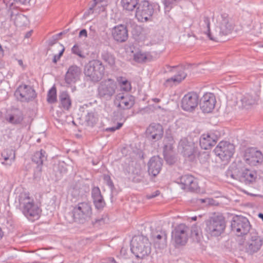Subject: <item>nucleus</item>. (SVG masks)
I'll return each mask as SVG.
<instances>
[{
    "label": "nucleus",
    "instance_id": "nucleus-1",
    "mask_svg": "<svg viewBox=\"0 0 263 263\" xmlns=\"http://www.w3.org/2000/svg\"><path fill=\"white\" fill-rule=\"evenodd\" d=\"M222 16V20L219 27H217L215 32L211 33L210 30V21L208 17H203V22L202 26L205 28L204 32L208 35L211 40L217 41L218 37L223 35H227L230 34L234 29V25L229 18Z\"/></svg>",
    "mask_w": 263,
    "mask_h": 263
},
{
    "label": "nucleus",
    "instance_id": "nucleus-2",
    "mask_svg": "<svg viewBox=\"0 0 263 263\" xmlns=\"http://www.w3.org/2000/svg\"><path fill=\"white\" fill-rule=\"evenodd\" d=\"M104 72V66L100 60H91L84 66V73L87 81L98 82L103 78Z\"/></svg>",
    "mask_w": 263,
    "mask_h": 263
},
{
    "label": "nucleus",
    "instance_id": "nucleus-3",
    "mask_svg": "<svg viewBox=\"0 0 263 263\" xmlns=\"http://www.w3.org/2000/svg\"><path fill=\"white\" fill-rule=\"evenodd\" d=\"M19 203L24 215L29 220H33L39 217L40 210L35 204L33 199L27 193H22L19 196Z\"/></svg>",
    "mask_w": 263,
    "mask_h": 263
},
{
    "label": "nucleus",
    "instance_id": "nucleus-4",
    "mask_svg": "<svg viewBox=\"0 0 263 263\" xmlns=\"http://www.w3.org/2000/svg\"><path fill=\"white\" fill-rule=\"evenodd\" d=\"M262 245L263 238L254 230L246 236L242 243L245 251L250 255L258 252Z\"/></svg>",
    "mask_w": 263,
    "mask_h": 263
},
{
    "label": "nucleus",
    "instance_id": "nucleus-5",
    "mask_svg": "<svg viewBox=\"0 0 263 263\" xmlns=\"http://www.w3.org/2000/svg\"><path fill=\"white\" fill-rule=\"evenodd\" d=\"M226 227L224 218L221 215H216L205 221V230L211 236L217 237L223 233Z\"/></svg>",
    "mask_w": 263,
    "mask_h": 263
},
{
    "label": "nucleus",
    "instance_id": "nucleus-6",
    "mask_svg": "<svg viewBox=\"0 0 263 263\" xmlns=\"http://www.w3.org/2000/svg\"><path fill=\"white\" fill-rule=\"evenodd\" d=\"M132 245L131 251L137 258H143L151 253V243L145 237H135L132 241Z\"/></svg>",
    "mask_w": 263,
    "mask_h": 263
},
{
    "label": "nucleus",
    "instance_id": "nucleus-7",
    "mask_svg": "<svg viewBox=\"0 0 263 263\" xmlns=\"http://www.w3.org/2000/svg\"><path fill=\"white\" fill-rule=\"evenodd\" d=\"M73 220L78 223H84L88 221L92 215L90 203L88 202L78 203L72 210Z\"/></svg>",
    "mask_w": 263,
    "mask_h": 263
},
{
    "label": "nucleus",
    "instance_id": "nucleus-8",
    "mask_svg": "<svg viewBox=\"0 0 263 263\" xmlns=\"http://www.w3.org/2000/svg\"><path fill=\"white\" fill-rule=\"evenodd\" d=\"M154 8L147 1H142L139 4L135 13V16L140 22H146L152 20Z\"/></svg>",
    "mask_w": 263,
    "mask_h": 263
},
{
    "label": "nucleus",
    "instance_id": "nucleus-9",
    "mask_svg": "<svg viewBox=\"0 0 263 263\" xmlns=\"http://www.w3.org/2000/svg\"><path fill=\"white\" fill-rule=\"evenodd\" d=\"M232 231L237 236H246L251 232V226L249 220L245 217L236 216L231 222Z\"/></svg>",
    "mask_w": 263,
    "mask_h": 263
},
{
    "label": "nucleus",
    "instance_id": "nucleus-10",
    "mask_svg": "<svg viewBox=\"0 0 263 263\" xmlns=\"http://www.w3.org/2000/svg\"><path fill=\"white\" fill-rule=\"evenodd\" d=\"M117 88L116 83L111 79L102 81L98 87V95L101 99L106 100L111 99Z\"/></svg>",
    "mask_w": 263,
    "mask_h": 263
},
{
    "label": "nucleus",
    "instance_id": "nucleus-11",
    "mask_svg": "<svg viewBox=\"0 0 263 263\" xmlns=\"http://www.w3.org/2000/svg\"><path fill=\"white\" fill-rule=\"evenodd\" d=\"M215 155L222 161L228 162L235 152L234 145L227 141L220 142L214 149Z\"/></svg>",
    "mask_w": 263,
    "mask_h": 263
},
{
    "label": "nucleus",
    "instance_id": "nucleus-12",
    "mask_svg": "<svg viewBox=\"0 0 263 263\" xmlns=\"http://www.w3.org/2000/svg\"><path fill=\"white\" fill-rule=\"evenodd\" d=\"M14 96L17 100L28 102L32 101L36 95L35 90L30 86L22 85L18 87L14 92Z\"/></svg>",
    "mask_w": 263,
    "mask_h": 263
},
{
    "label": "nucleus",
    "instance_id": "nucleus-13",
    "mask_svg": "<svg viewBox=\"0 0 263 263\" xmlns=\"http://www.w3.org/2000/svg\"><path fill=\"white\" fill-rule=\"evenodd\" d=\"M189 228L184 224L177 226L172 232V239L176 246L184 245L188 239Z\"/></svg>",
    "mask_w": 263,
    "mask_h": 263
},
{
    "label": "nucleus",
    "instance_id": "nucleus-14",
    "mask_svg": "<svg viewBox=\"0 0 263 263\" xmlns=\"http://www.w3.org/2000/svg\"><path fill=\"white\" fill-rule=\"evenodd\" d=\"M244 160L250 165L256 166L263 162V154L256 148H247L245 152Z\"/></svg>",
    "mask_w": 263,
    "mask_h": 263
},
{
    "label": "nucleus",
    "instance_id": "nucleus-15",
    "mask_svg": "<svg viewBox=\"0 0 263 263\" xmlns=\"http://www.w3.org/2000/svg\"><path fill=\"white\" fill-rule=\"evenodd\" d=\"M167 68L170 69L169 70L170 71H176L177 72V74L175 75L174 77H172L171 78L167 79L165 81V85L166 86H172V84H177L179 83L182 81L183 79H184L186 77V73L185 72L187 69L189 68V66H173L170 67L169 66H167Z\"/></svg>",
    "mask_w": 263,
    "mask_h": 263
},
{
    "label": "nucleus",
    "instance_id": "nucleus-16",
    "mask_svg": "<svg viewBox=\"0 0 263 263\" xmlns=\"http://www.w3.org/2000/svg\"><path fill=\"white\" fill-rule=\"evenodd\" d=\"M198 103V95L195 92H190L182 99L181 106L184 110L192 112L194 110Z\"/></svg>",
    "mask_w": 263,
    "mask_h": 263
},
{
    "label": "nucleus",
    "instance_id": "nucleus-17",
    "mask_svg": "<svg viewBox=\"0 0 263 263\" xmlns=\"http://www.w3.org/2000/svg\"><path fill=\"white\" fill-rule=\"evenodd\" d=\"M179 151L184 157H195L198 154V149L195 147L194 143L190 142L186 138L180 140L178 145Z\"/></svg>",
    "mask_w": 263,
    "mask_h": 263
},
{
    "label": "nucleus",
    "instance_id": "nucleus-18",
    "mask_svg": "<svg viewBox=\"0 0 263 263\" xmlns=\"http://www.w3.org/2000/svg\"><path fill=\"white\" fill-rule=\"evenodd\" d=\"M115 103L121 109H128L134 105L135 99L131 95L119 93L116 96Z\"/></svg>",
    "mask_w": 263,
    "mask_h": 263
},
{
    "label": "nucleus",
    "instance_id": "nucleus-19",
    "mask_svg": "<svg viewBox=\"0 0 263 263\" xmlns=\"http://www.w3.org/2000/svg\"><path fill=\"white\" fill-rule=\"evenodd\" d=\"M216 99L213 93H206L201 98L199 105L203 112L209 113L214 108Z\"/></svg>",
    "mask_w": 263,
    "mask_h": 263
},
{
    "label": "nucleus",
    "instance_id": "nucleus-20",
    "mask_svg": "<svg viewBox=\"0 0 263 263\" xmlns=\"http://www.w3.org/2000/svg\"><path fill=\"white\" fill-rule=\"evenodd\" d=\"M81 75V69L76 65L70 66L65 76V81L66 84L71 85L75 84L80 80Z\"/></svg>",
    "mask_w": 263,
    "mask_h": 263
},
{
    "label": "nucleus",
    "instance_id": "nucleus-21",
    "mask_svg": "<svg viewBox=\"0 0 263 263\" xmlns=\"http://www.w3.org/2000/svg\"><path fill=\"white\" fill-rule=\"evenodd\" d=\"M180 184L182 189L189 191L194 192L199 188L197 179L192 175L182 176L180 178Z\"/></svg>",
    "mask_w": 263,
    "mask_h": 263
},
{
    "label": "nucleus",
    "instance_id": "nucleus-22",
    "mask_svg": "<svg viewBox=\"0 0 263 263\" xmlns=\"http://www.w3.org/2000/svg\"><path fill=\"white\" fill-rule=\"evenodd\" d=\"M163 135L162 126L159 124L152 123L147 128L146 130V137L154 141L161 139Z\"/></svg>",
    "mask_w": 263,
    "mask_h": 263
},
{
    "label": "nucleus",
    "instance_id": "nucleus-23",
    "mask_svg": "<svg viewBox=\"0 0 263 263\" xmlns=\"http://www.w3.org/2000/svg\"><path fill=\"white\" fill-rule=\"evenodd\" d=\"M111 34L115 41L120 43L125 42L128 36L126 26L122 24L115 26L111 30Z\"/></svg>",
    "mask_w": 263,
    "mask_h": 263
},
{
    "label": "nucleus",
    "instance_id": "nucleus-24",
    "mask_svg": "<svg viewBox=\"0 0 263 263\" xmlns=\"http://www.w3.org/2000/svg\"><path fill=\"white\" fill-rule=\"evenodd\" d=\"M32 160L37 164L34 171L35 175L40 176L42 171V165L44 161L47 160V156L45 151L41 149L35 152L32 157Z\"/></svg>",
    "mask_w": 263,
    "mask_h": 263
},
{
    "label": "nucleus",
    "instance_id": "nucleus-25",
    "mask_svg": "<svg viewBox=\"0 0 263 263\" xmlns=\"http://www.w3.org/2000/svg\"><path fill=\"white\" fill-rule=\"evenodd\" d=\"M218 137L213 133L203 134L200 138V145L202 149H208L215 145Z\"/></svg>",
    "mask_w": 263,
    "mask_h": 263
},
{
    "label": "nucleus",
    "instance_id": "nucleus-26",
    "mask_svg": "<svg viewBox=\"0 0 263 263\" xmlns=\"http://www.w3.org/2000/svg\"><path fill=\"white\" fill-rule=\"evenodd\" d=\"M162 166V160L159 156H154L148 163V172L153 176H157Z\"/></svg>",
    "mask_w": 263,
    "mask_h": 263
},
{
    "label": "nucleus",
    "instance_id": "nucleus-27",
    "mask_svg": "<svg viewBox=\"0 0 263 263\" xmlns=\"http://www.w3.org/2000/svg\"><path fill=\"white\" fill-rule=\"evenodd\" d=\"M256 178V172L245 169L239 172L238 180L246 184H250L255 181Z\"/></svg>",
    "mask_w": 263,
    "mask_h": 263
},
{
    "label": "nucleus",
    "instance_id": "nucleus-28",
    "mask_svg": "<svg viewBox=\"0 0 263 263\" xmlns=\"http://www.w3.org/2000/svg\"><path fill=\"white\" fill-rule=\"evenodd\" d=\"M24 119L23 113L22 110L18 108H14L12 110V113L8 115L6 120L10 123L18 124L21 123Z\"/></svg>",
    "mask_w": 263,
    "mask_h": 263
},
{
    "label": "nucleus",
    "instance_id": "nucleus-29",
    "mask_svg": "<svg viewBox=\"0 0 263 263\" xmlns=\"http://www.w3.org/2000/svg\"><path fill=\"white\" fill-rule=\"evenodd\" d=\"M154 246L159 249H163L167 246V235L165 232H161L160 234L153 235Z\"/></svg>",
    "mask_w": 263,
    "mask_h": 263
},
{
    "label": "nucleus",
    "instance_id": "nucleus-30",
    "mask_svg": "<svg viewBox=\"0 0 263 263\" xmlns=\"http://www.w3.org/2000/svg\"><path fill=\"white\" fill-rule=\"evenodd\" d=\"M1 156L4 160V161L2 162V163L10 166L15 160V153L12 149H6L2 152Z\"/></svg>",
    "mask_w": 263,
    "mask_h": 263
},
{
    "label": "nucleus",
    "instance_id": "nucleus-31",
    "mask_svg": "<svg viewBox=\"0 0 263 263\" xmlns=\"http://www.w3.org/2000/svg\"><path fill=\"white\" fill-rule=\"evenodd\" d=\"M258 99L257 96L255 95L247 93L244 95L241 99L240 101L243 107L248 108L249 106L256 103Z\"/></svg>",
    "mask_w": 263,
    "mask_h": 263
},
{
    "label": "nucleus",
    "instance_id": "nucleus-32",
    "mask_svg": "<svg viewBox=\"0 0 263 263\" xmlns=\"http://www.w3.org/2000/svg\"><path fill=\"white\" fill-rule=\"evenodd\" d=\"M174 141L172 136L165 137L164 139V148H163V155L173 153V144Z\"/></svg>",
    "mask_w": 263,
    "mask_h": 263
},
{
    "label": "nucleus",
    "instance_id": "nucleus-33",
    "mask_svg": "<svg viewBox=\"0 0 263 263\" xmlns=\"http://www.w3.org/2000/svg\"><path fill=\"white\" fill-rule=\"evenodd\" d=\"M60 100L62 107L68 110L71 105V101L68 93L66 91H63L60 96Z\"/></svg>",
    "mask_w": 263,
    "mask_h": 263
},
{
    "label": "nucleus",
    "instance_id": "nucleus-34",
    "mask_svg": "<svg viewBox=\"0 0 263 263\" xmlns=\"http://www.w3.org/2000/svg\"><path fill=\"white\" fill-rule=\"evenodd\" d=\"M139 0H121V4L124 9L132 11L138 6Z\"/></svg>",
    "mask_w": 263,
    "mask_h": 263
},
{
    "label": "nucleus",
    "instance_id": "nucleus-35",
    "mask_svg": "<svg viewBox=\"0 0 263 263\" xmlns=\"http://www.w3.org/2000/svg\"><path fill=\"white\" fill-rule=\"evenodd\" d=\"M101 59L109 66H112L115 64V58L110 53L104 51L101 54Z\"/></svg>",
    "mask_w": 263,
    "mask_h": 263
},
{
    "label": "nucleus",
    "instance_id": "nucleus-36",
    "mask_svg": "<svg viewBox=\"0 0 263 263\" xmlns=\"http://www.w3.org/2000/svg\"><path fill=\"white\" fill-rule=\"evenodd\" d=\"M11 18L14 20V23L16 26L22 27L27 24V18L22 14H16L14 18L12 15Z\"/></svg>",
    "mask_w": 263,
    "mask_h": 263
},
{
    "label": "nucleus",
    "instance_id": "nucleus-37",
    "mask_svg": "<svg viewBox=\"0 0 263 263\" xmlns=\"http://www.w3.org/2000/svg\"><path fill=\"white\" fill-rule=\"evenodd\" d=\"M181 0H163L165 13L168 12L173 6Z\"/></svg>",
    "mask_w": 263,
    "mask_h": 263
},
{
    "label": "nucleus",
    "instance_id": "nucleus-38",
    "mask_svg": "<svg viewBox=\"0 0 263 263\" xmlns=\"http://www.w3.org/2000/svg\"><path fill=\"white\" fill-rule=\"evenodd\" d=\"M47 101L49 103H53L57 101V91L54 87H52L48 91Z\"/></svg>",
    "mask_w": 263,
    "mask_h": 263
},
{
    "label": "nucleus",
    "instance_id": "nucleus-39",
    "mask_svg": "<svg viewBox=\"0 0 263 263\" xmlns=\"http://www.w3.org/2000/svg\"><path fill=\"white\" fill-rule=\"evenodd\" d=\"M56 48L59 50V52L58 54H55L53 57L52 62L55 64H56L57 62L60 59L65 50L64 47L61 44H58L57 45Z\"/></svg>",
    "mask_w": 263,
    "mask_h": 263
},
{
    "label": "nucleus",
    "instance_id": "nucleus-40",
    "mask_svg": "<svg viewBox=\"0 0 263 263\" xmlns=\"http://www.w3.org/2000/svg\"><path fill=\"white\" fill-rule=\"evenodd\" d=\"M147 59L145 53L142 52L141 51H138L134 54V59L135 61L141 63L144 62Z\"/></svg>",
    "mask_w": 263,
    "mask_h": 263
},
{
    "label": "nucleus",
    "instance_id": "nucleus-41",
    "mask_svg": "<svg viewBox=\"0 0 263 263\" xmlns=\"http://www.w3.org/2000/svg\"><path fill=\"white\" fill-rule=\"evenodd\" d=\"M164 158L168 164L172 165L174 164L176 161H177V158L174 154V153H169L163 155Z\"/></svg>",
    "mask_w": 263,
    "mask_h": 263
},
{
    "label": "nucleus",
    "instance_id": "nucleus-42",
    "mask_svg": "<svg viewBox=\"0 0 263 263\" xmlns=\"http://www.w3.org/2000/svg\"><path fill=\"white\" fill-rule=\"evenodd\" d=\"M93 200V203L95 204V207L97 209H102L105 204V203L104 202V200L103 199L102 196L100 197L95 198Z\"/></svg>",
    "mask_w": 263,
    "mask_h": 263
},
{
    "label": "nucleus",
    "instance_id": "nucleus-43",
    "mask_svg": "<svg viewBox=\"0 0 263 263\" xmlns=\"http://www.w3.org/2000/svg\"><path fill=\"white\" fill-rule=\"evenodd\" d=\"M120 86L122 90L125 91H129L131 90V84L127 80L120 82Z\"/></svg>",
    "mask_w": 263,
    "mask_h": 263
},
{
    "label": "nucleus",
    "instance_id": "nucleus-44",
    "mask_svg": "<svg viewBox=\"0 0 263 263\" xmlns=\"http://www.w3.org/2000/svg\"><path fill=\"white\" fill-rule=\"evenodd\" d=\"M238 175L239 173L236 171V170H234V172H232L231 170H228L226 172V175L228 177L229 176L231 177L233 179H238Z\"/></svg>",
    "mask_w": 263,
    "mask_h": 263
},
{
    "label": "nucleus",
    "instance_id": "nucleus-45",
    "mask_svg": "<svg viewBox=\"0 0 263 263\" xmlns=\"http://www.w3.org/2000/svg\"><path fill=\"white\" fill-rule=\"evenodd\" d=\"M72 52L81 58L84 56L82 54V51L77 45H74L71 49Z\"/></svg>",
    "mask_w": 263,
    "mask_h": 263
},
{
    "label": "nucleus",
    "instance_id": "nucleus-46",
    "mask_svg": "<svg viewBox=\"0 0 263 263\" xmlns=\"http://www.w3.org/2000/svg\"><path fill=\"white\" fill-rule=\"evenodd\" d=\"M91 195L93 199L102 196L100 190L98 187L93 188L91 192Z\"/></svg>",
    "mask_w": 263,
    "mask_h": 263
},
{
    "label": "nucleus",
    "instance_id": "nucleus-47",
    "mask_svg": "<svg viewBox=\"0 0 263 263\" xmlns=\"http://www.w3.org/2000/svg\"><path fill=\"white\" fill-rule=\"evenodd\" d=\"M86 120L90 124H92L96 122L93 113L89 112L86 117Z\"/></svg>",
    "mask_w": 263,
    "mask_h": 263
},
{
    "label": "nucleus",
    "instance_id": "nucleus-48",
    "mask_svg": "<svg viewBox=\"0 0 263 263\" xmlns=\"http://www.w3.org/2000/svg\"><path fill=\"white\" fill-rule=\"evenodd\" d=\"M108 220V218L107 217V216H105L104 217L96 218L93 223L95 224L99 223L100 225H101L107 222Z\"/></svg>",
    "mask_w": 263,
    "mask_h": 263
},
{
    "label": "nucleus",
    "instance_id": "nucleus-49",
    "mask_svg": "<svg viewBox=\"0 0 263 263\" xmlns=\"http://www.w3.org/2000/svg\"><path fill=\"white\" fill-rule=\"evenodd\" d=\"M104 180L106 182L107 185L109 186L111 189L114 187V184L111 180L110 177L107 175H104Z\"/></svg>",
    "mask_w": 263,
    "mask_h": 263
},
{
    "label": "nucleus",
    "instance_id": "nucleus-50",
    "mask_svg": "<svg viewBox=\"0 0 263 263\" xmlns=\"http://www.w3.org/2000/svg\"><path fill=\"white\" fill-rule=\"evenodd\" d=\"M122 125H123V123H118L116 126L107 128L106 129V131L114 132L116 130L120 129L122 127Z\"/></svg>",
    "mask_w": 263,
    "mask_h": 263
},
{
    "label": "nucleus",
    "instance_id": "nucleus-51",
    "mask_svg": "<svg viewBox=\"0 0 263 263\" xmlns=\"http://www.w3.org/2000/svg\"><path fill=\"white\" fill-rule=\"evenodd\" d=\"M22 0H4V3L6 4V6L9 7H11L16 3L21 2Z\"/></svg>",
    "mask_w": 263,
    "mask_h": 263
},
{
    "label": "nucleus",
    "instance_id": "nucleus-52",
    "mask_svg": "<svg viewBox=\"0 0 263 263\" xmlns=\"http://www.w3.org/2000/svg\"><path fill=\"white\" fill-rule=\"evenodd\" d=\"M159 194H160V191L157 190V191H155L154 193L147 194L146 195V198L147 199H152V198L156 197V196H157Z\"/></svg>",
    "mask_w": 263,
    "mask_h": 263
},
{
    "label": "nucleus",
    "instance_id": "nucleus-53",
    "mask_svg": "<svg viewBox=\"0 0 263 263\" xmlns=\"http://www.w3.org/2000/svg\"><path fill=\"white\" fill-rule=\"evenodd\" d=\"M80 185L79 184L76 185L75 186L72 187V194L74 195H79L80 193L79 189H80Z\"/></svg>",
    "mask_w": 263,
    "mask_h": 263
},
{
    "label": "nucleus",
    "instance_id": "nucleus-54",
    "mask_svg": "<svg viewBox=\"0 0 263 263\" xmlns=\"http://www.w3.org/2000/svg\"><path fill=\"white\" fill-rule=\"evenodd\" d=\"M90 31L89 35L91 36L92 38L96 39L97 37V33L95 29L93 28L92 26L90 27Z\"/></svg>",
    "mask_w": 263,
    "mask_h": 263
},
{
    "label": "nucleus",
    "instance_id": "nucleus-55",
    "mask_svg": "<svg viewBox=\"0 0 263 263\" xmlns=\"http://www.w3.org/2000/svg\"><path fill=\"white\" fill-rule=\"evenodd\" d=\"M99 4L97 3V1H95V0H93L92 2H91L90 7H89V10L91 11V10H93V9L95 7H96Z\"/></svg>",
    "mask_w": 263,
    "mask_h": 263
},
{
    "label": "nucleus",
    "instance_id": "nucleus-56",
    "mask_svg": "<svg viewBox=\"0 0 263 263\" xmlns=\"http://www.w3.org/2000/svg\"><path fill=\"white\" fill-rule=\"evenodd\" d=\"M79 36L82 37L84 36L86 37L87 36V32L86 29H82L79 32Z\"/></svg>",
    "mask_w": 263,
    "mask_h": 263
},
{
    "label": "nucleus",
    "instance_id": "nucleus-57",
    "mask_svg": "<svg viewBox=\"0 0 263 263\" xmlns=\"http://www.w3.org/2000/svg\"><path fill=\"white\" fill-rule=\"evenodd\" d=\"M198 201L199 202L204 203H208V204L211 203V199L210 198H206V199H199L198 200Z\"/></svg>",
    "mask_w": 263,
    "mask_h": 263
},
{
    "label": "nucleus",
    "instance_id": "nucleus-58",
    "mask_svg": "<svg viewBox=\"0 0 263 263\" xmlns=\"http://www.w3.org/2000/svg\"><path fill=\"white\" fill-rule=\"evenodd\" d=\"M127 249L124 247H122L120 250V255L125 256L127 255Z\"/></svg>",
    "mask_w": 263,
    "mask_h": 263
},
{
    "label": "nucleus",
    "instance_id": "nucleus-59",
    "mask_svg": "<svg viewBox=\"0 0 263 263\" xmlns=\"http://www.w3.org/2000/svg\"><path fill=\"white\" fill-rule=\"evenodd\" d=\"M93 12V10H91V11L89 10V8L88 9V10L85 12L84 13V16H88L90 14H92V13Z\"/></svg>",
    "mask_w": 263,
    "mask_h": 263
},
{
    "label": "nucleus",
    "instance_id": "nucleus-60",
    "mask_svg": "<svg viewBox=\"0 0 263 263\" xmlns=\"http://www.w3.org/2000/svg\"><path fill=\"white\" fill-rule=\"evenodd\" d=\"M32 32V31H30L27 32L25 34V37L29 38L31 35Z\"/></svg>",
    "mask_w": 263,
    "mask_h": 263
},
{
    "label": "nucleus",
    "instance_id": "nucleus-61",
    "mask_svg": "<svg viewBox=\"0 0 263 263\" xmlns=\"http://www.w3.org/2000/svg\"><path fill=\"white\" fill-rule=\"evenodd\" d=\"M192 233L193 235L195 234L196 236H197L198 234V231L195 230H194L193 228L192 230Z\"/></svg>",
    "mask_w": 263,
    "mask_h": 263
},
{
    "label": "nucleus",
    "instance_id": "nucleus-62",
    "mask_svg": "<svg viewBox=\"0 0 263 263\" xmlns=\"http://www.w3.org/2000/svg\"><path fill=\"white\" fill-rule=\"evenodd\" d=\"M18 63L20 66H23V63L22 60H18Z\"/></svg>",
    "mask_w": 263,
    "mask_h": 263
},
{
    "label": "nucleus",
    "instance_id": "nucleus-63",
    "mask_svg": "<svg viewBox=\"0 0 263 263\" xmlns=\"http://www.w3.org/2000/svg\"><path fill=\"white\" fill-rule=\"evenodd\" d=\"M153 100L155 102H160V100L159 99H158V98H154L153 99Z\"/></svg>",
    "mask_w": 263,
    "mask_h": 263
},
{
    "label": "nucleus",
    "instance_id": "nucleus-64",
    "mask_svg": "<svg viewBox=\"0 0 263 263\" xmlns=\"http://www.w3.org/2000/svg\"><path fill=\"white\" fill-rule=\"evenodd\" d=\"M258 217L259 218H260L261 219H262V220H263V214L262 213H259Z\"/></svg>",
    "mask_w": 263,
    "mask_h": 263
}]
</instances>
